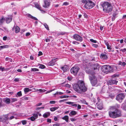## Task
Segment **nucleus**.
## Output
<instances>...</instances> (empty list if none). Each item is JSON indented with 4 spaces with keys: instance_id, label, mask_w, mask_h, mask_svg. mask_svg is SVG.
<instances>
[{
    "instance_id": "obj_25",
    "label": "nucleus",
    "mask_w": 126,
    "mask_h": 126,
    "mask_svg": "<svg viewBox=\"0 0 126 126\" xmlns=\"http://www.w3.org/2000/svg\"><path fill=\"white\" fill-rule=\"evenodd\" d=\"M97 108L99 110H101L103 108V107L101 104H99L97 106Z\"/></svg>"
},
{
    "instance_id": "obj_32",
    "label": "nucleus",
    "mask_w": 126,
    "mask_h": 126,
    "mask_svg": "<svg viewBox=\"0 0 126 126\" xmlns=\"http://www.w3.org/2000/svg\"><path fill=\"white\" fill-rule=\"evenodd\" d=\"M35 6L36 8L39 10H40L41 8L40 5L37 3L35 4Z\"/></svg>"
},
{
    "instance_id": "obj_31",
    "label": "nucleus",
    "mask_w": 126,
    "mask_h": 126,
    "mask_svg": "<svg viewBox=\"0 0 126 126\" xmlns=\"http://www.w3.org/2000/svg\"><path fill=\"white\" fill-rule=\"evenodd\" d=\"M29 119H30L32 121H34L36 119L34 116H32L28 118Z\"/></svg>"
},
{
    "instance_id": "obj_61",
    "label": "nucleus",
    "mask_w": 126,
    "mask_h": 126,
    "mask_svg": "<svg viewBox=\"0 0 126 126\" xmlns=\"http://www.w3.org/2000/svg\"><path fill=\"white\" fill-rule=\"evenodd\" d=\"M39 53L38 54V55L39 56H40L41 55H43V53L42 52L40 51L39 52Z\"/></svg>"
},
{
    "instance_id": "obj_56",
    "label": "nucleus",
    "mask_w": 126,
    "mask_h": 126,
    "mask_svg": "<svg viewBox=\"0 0 126 126\" xmlns=\"http://www.w3.org/2000/svg\"><path fill=\"white\" fill-rule=\"evenodd\" d=\"M107 48L109 50H111V47L109 45V44L107 46Z\"/></svg>"
},
{
    "instance_id": "obj_47",
    "label": "nucleus",
    "mask_w": 126,
    "mask_h": 126,
    "mask_svg": "<svg viewBox=\"0 0 126 126\" xmlns=\"http://www.w3.org/2000/svg\"><path fill=\"white\" fill-rule=\"evenodd\" d=\"M69 3L68 2H63V5L67 6L69 5Z\"/></svg>"
},
{
    "instance_id": "obj_53",
    "label": "nucleus",
    "mask_w": 126,
    "mask_h": 126,
    "mask_svg": "<svg viewBox=\"0 0 126 126\" xmlns=\"http://www.w3.org/2000/svg\"><path fill=\"white\" fill-rule=\"evenodd\" d=\"M43 116L45 118H47L48 117V115L46 113H45L43 115Z\"/></svg>"
},
{
    "instance_id": "obj_16",
    "label": "nucleus",
    "mask_w": 126,
    "mask_h": 126,
    "mask_svg": "<svg viewBox=\"0 0 126 126\" xmlns=\"http://www.w3.org/2000/svg\"><path fill=\"white\" fill-rule=\"evenodd\" d=\"M118 13L116 12H115L113 13L112 16L111 18V19L112 21H113L115 20L116 17V16L118 15Z\"/></svg>"
},
{
    "instance_id": "obj_11",
    "label": "nucleus",
    "mask_w": 126,
    "mask_h": 126,
    "mask_svg": "<svg viewBox=\"0 0 126 126\" xmlns=\"http://www.w3.org/2000/svg\"><path fill=\"white\" fill-rule=\"evenodd\" d=\"M73 37L74 39L80 42H81L83 40L82 37L77 34H75L73 35Z\"/></svg>"
},
{
    "instance_id": "obj_42",
    "label": "nucleus",
    "mask_w": 126,
    "mask_h": 126,
    "mask_svg": "<svg viewBox=\"0 0 126 126\" xmlns=\"http://www.w3.org/2000/svg\"><path fill=\"white\" fill-rule=\"evenodd\" d=\"M44 25L46 29L48 30H49V28L48 25L46 23L44 24Z\"/></svg>"
},
{
    "instance_id": "obj_3",
    "label": "nucleus",
    "mask_w": 126,
    "mask_h": 126,
    "mask_svg": "<svg viewBox=\"0 0 126 126\" xmlns=\"http://www.w3.org/2000/svg\"><path fill=\"white\" fill-rule=\"evenodd\" d=\"M86 72L90 74L89 75V79L93 86H95L97 83V79L94 75L95 73L91 70L86 69Z\"/></svg>"
},
{
    "instance_id": "obj_8",
    "label": "nucleus",
    "mask_w": 126,
    "mask_h": 126,
    "mask_svg": "<svg viewBox=\"0 0 126 126\" xmlns=\"http://www.w3.org/2000/svg\"><path fill=\"white\" fill-rule=\"evenodd\" d=\"M116 79L112 78L110 80H108L107 82L108 85H117L118 81Z\"/></svg>"
},
{
    "instance_id": "obj_34",
    "label": "nucleus",
    "mask_w": 126,
    "mask_h": 126,
    "mask_svg": "<svg viewBox=\"0 0 126 126\" xmlns=\"http://www.w3.org/2000/svg\"><path fill=\"white\" fill-rule=\"evenodd\" d=\"M55 64V63L52 61H50L48 63V65L49 66H53Z\"/></svg>"
},
{
    "instance_id": "obj_46",
    "label": "nucleus",
    "mask_w": 126,
    "mask_h": 126,
    "mask_svg": "<svg viewBox=\"0 0 126 126\" xmlns=\"http://www.w3.org/2000/svg\"><path fill=\"white\" fill-rule=\"evenodd\" d=\"M2 47V49L5 48H8L9 47V46L8 45H4L3 46H1Z\"/></svg>"
},
{
    "instance_id": "obj_13",
    "label": "nucleus",
    "mask_w": 126,
    "mask_h": 126,
    "mask_svg": "<svg viewBox=\"0 0 126 126\" xmlns=\"http://www.w3.org/2000/svg\"><path fill=\"white\" fill-rule=\"evenodd\" d=\"M44 5H43V7L45 8L48 7L51 3L49 0H45L44 1Z\"/></svg>"
},
{
    "instance_id": "obj_45",
    "label": "nucleus",
    "mask_w": 126,
    "mask_h": 126,
    "mask_svg": "<svg viewBox=\"0 0 126 126\" xmlns=\"http://www.w3.org/2000/svg\"><path fill=\"white\" fill-rule=\"evenodd\" d=\"M119 64L120 65H123V66H125L126 64V63L125 62H121Z\"/></svg>"
},
{
    "instance_id": "obj_59",
    "label": "nucleus",
    "mask_w": 126,
    "mask_h": 126,
    "mask_svg": "<svg viewBox=\"0 0 126 126\" xmlns=\"http://www.w3.org/2000/svg\"><path fill=\"white\" fill-rule=\"evenodd\" d=\"M88 0H82V2L83 3L86 4Z\"/></svg>"
},
{
    "instance_id": "obj_30",
    "label": "nucleus",
    "mask_w": 126,
    "mask_h": 126,
    "mask_svg": "<svg viewBox=\"0 0 126 126\" xmlns=\"http://www.w3.org/2000/svg\"><path fill=\"white\" fill-rule=\"evenodd\" d=\"M115 96V95L113 94H109V97L112 99L114 98Z\"/></svg>"
},
{
    "instance_id": "obj_15",
    "label": "nucleus",
    "mask_w": 126,
    "mask_h": 126,
    "mask_svg": "<svg viewBox=\"0 0 126 126\" xmlns=\"http://www.w3.org/2000/svg\"><path fill=\"white\" fill-rule=\"evenodd\" d=\"M12 19V17L11 16L6 17V21L7 23H9Z\"/></svg>"
},
{
    "instance_id": "obj_57",
    "label": "nucleus",
    "mask_w": 126,
    "mask_h": 126,
    "mask_svg": "<svg viewBox=\"0 0 126 126\" xmlns=\"http://www.w3.org/2000/svg\"><path fill=\"white\" fill-rule=\"evenodd\" d=\"M77 105V110H79L81 108V105L79 104H78Z\"/></svg>"
},
{
    "instance_id": "obj_54",
    "label": "nucleus",
    "mask_w": 126,
    "mask_h": 126,
    "mask_svg": "<svg viewBox=\"0 0 126 126\" xmlns=\"http://www.w3.org/2000/svg\"><path fill=\"white\" fill-rule=\"evenodd\" d=\"M50 40V39L49 38H48L47 37L46 38L45 41H46V42H49Z\"/></svg>"
},
{
    "instance_id": "obj_43",
    "label": "nucleus",
    "mask_w": 126,
    "mask_h": 126,
    "mask_svg": "<svg viewBox=\"0 0 126 126\" xmlns=\"http://www.w3.org/2000/svg\"><path fill=\"white\" fill-rule=\"evenodd\" d=\"M37 91H40V92H45L46 90L45 89H39V90H37Z\"/></svg>"
},
{
    "instance_id": "obj_12",
    "label": "nucleus",
    "mask_w": 126,
    "mask_h": 126,
    "mask_svg": "<svg viewBox=\"0 0 126 126\" xmlns=\"http://www.w3.org/2000/svg\"><path fill=\"white\" fill-rule=\"evenodd\" d=\"M8 116L7 115H5L2 116L0 117V121L3 123L5 122L8 119L7 118Z\"/></svg>"
},
{
    "instance_id": "obj_1",
    "label": "nucleus",
    "mask_w": 126,
    "mask_h": 126,
    "mask_svg": "<svg viewBox=\"0 0 126 126\" xmlns=\"http://www.w3.org/2000/svg\"><path fill=\"white\" fill-rule=\"evenodd\" d=\"M73 88L74 90L79 93L85 92L87 91V88L85 86L84 81L79 80L77 84H74Z\"/></svg>"
},
{
    "instance_id": "obj_19",
    "label": "nucleus",
    "mask_w": 126,
    "mask_h": 126,
    "mask_svg": "<svg viewBox=\"0 0 126 126\" xmlns=\"http://www.w3.org/2000/svg\"><path fill=\"white\" fill-rule=\"evenodd\" d=\"M27 16L28 17H29L31 18L32 19L35 20H38L37 19L36 17L33 16L31 15L30 14H28Z\"/></svg>"
},
{
    "instance_id": "obj_62",
    "label": "nucleus",
    "mask_w": 126,
    "mask_h": 126,
    "mask_svg": "<svg viewBox=\"0 0 126 126\" xmlns=\"http://www.w3.org/2000/svg\"><path fill=\"white\" fill-rule=\"evenodd\" d=\"M60 124L59 123L55 124L53 125V126H60Z\"/></svg>"
},
{
    "instance_id": "obj_41",
    "label": "nucleus",
    "mask_w": 126,
    "mask_h": 126,
    "mask_svg": "<svg viewBox=\"0 0 126 126\" xmlns=\"http://www.w3.org/2000/svg\"><path fill=\"white\" fill-rule=\"evenodd\" d=\"M58 59V58H55L54 59H52L51 61H52V62H53V63H55V62H56L57 61V59Z\"/></svg>"
},
{
    "instance_id": "obj_33",
    "label": "nucleus",
    "mask_w": 126,
    "mask_h": 126,
    "mask_svg": "<svg viewBox=\"0 0 126 126\" xmlns=\"http://www.w3.org/2000/svg\"><path fill=\"white\" fill-rule=\"evenodd\" d=\"M119 76V74L116 73L113 75L112 76L113 78H117Z\"/></svg>"
},
{
    "instance_id": "obj_55",
    "label": "nucleus",
    "mask_w": 126,
    "mask_h": 126,
    "mask_svg": "<svg viewBox=\"0 0 126 126\" xmlns=\"http://www.w3.org/2000/svg\"><path fill=\"white\" fill-rule=\"evenodd\" d=\"M56 102L55 101H51L49 102V103L51 104H54Z\"/></svg>"
},
{
    "instance_id": "obj_50",
    "label": "nucleus",
    "mask_w": 126,
    "mask_h": 126,
    "mask_svg": "<svg viewBox=\"0 0 126 126\" xmlns=\"http://www.w3.org/2000/svg\"><path fill=\"white\" fill-rule=\"evenodd\" d=\"M65 87H67V88H70V87L71 86V85L68 84V83H67L65 85Z\"/></svg>"
},
{
    "instance_id": "obj_35",
    "label": "nucleus",
    "mask_w": 126,
    "mask_h": 126,
    "mask_svg": "<svg viewBox=\"0 0 126 126\" xmlns=\"http://www.w3.org/2000/svg\"><path fill=\"white\" fill-rule=\"evenodd\" d=\"M30 89L27 88H26L24 89V91L25 92L27 93L30 91Z\"/></svg>"
},
{
    "instance_id": "obj_4",
    "label": "nucleus",
    "mask_w": 126,
    "mask_h": 126,
    "mask_svg": "<svg viewBox=\"0 0 126 126\" xmlns=\"http://www.w3.org/2000/svg\"><path fill=\"white\" fill-rule=\"evenodd\" d=\"M109 116L115 118L120 117L121 116V111L118 109H116L114 111L111 110L108 113Z\"/></svg>"
},
{
    "instance_id": "obj_51",
    "label": "nucleus",
    "mask_w": 126,
    "mask_h": 126,
    "mask_svg": "<svg viewBox=\"0 0 126 126\" xmlns=\"http://www.w3.org/2000/svg\"><path fill=\"white\" fill-rule=\"evenodd\" d=\"M92 46L95 48H97L98 46V45H96L94 44H92Z\"/></svg>"
},
{
    "instance_id": "obj_37",
    "label": "nucleus",
    "mask_w": 126,
    "mask_h": 126,
    "mask_svg": "<svg viewBox=\"0 0 126 126\" xmlns=\"http://www.w3.org/2000/svg\"><path fill=\"white\" fill-rule=\"evenodd\" d=\"M21 122L22 124L23 125H24L26 124L27 123V121L26 120L22 121Z\"/></svg>"
},
{
    "instance_id": "obj_63",
    "label": "nucleus",
    "mask_w": 126,
    "mask_h": 126,
    "mask_svg": "<svg viewBox=\"0 0 126 126\" xmlns=\"http://www.w3.org/2000/svg\"><path fill=\"white\" fill-rule=\"evenodd\" d=\"M51 119H49V118H48L47 119V122H49V123H51Z\"/></svg>"
},
{
    "instance_id": "obj_64",
    "label": "nucleus",
    "mask_w": 126,
    "mask_h": 126,
    "mask_svg": "<svg viewBox=\"0 0 126 126\" xmlns=\"http://www.w3.org/2000/svg\"><path fill=\"white\" fill-rule=\"evenodd\" d=\"M23 99L24 100H28V97H23Z\"/></svg>"
},
{
    "instance_id": "obj_23",
    "label": "nucleus",
    "mask_w": 126,
    "mask_h": 126,
    "mask_svg": "<svg viewBox=\"0 0 126 126\" xmlns=\"http://www.w3.org/2000/svg\"><path fill=\"white\" fill-rule=\"evenodd\" d=\"M62 119L65 120L66 122L68 121L69 117L68 116L65 115L62 118Z\"/></svg>"
},
{
    "instance_id": "obj_29",
    "label": "nucleus",
    "mask_w": 126,
    "mask_h": 126,
    "mask_svg": "<svg viewBox=\"0 0 126 126\" xmlns=\"http://www.w3.org/2000/svg\"><path fill=\"white\" fill-rule=\"evenodd\" d=\"M121 108L124 110L126 111V105L123 104L121 107Z\"/></svg>"
},
{
    "instance_id": "obj_36",
    "label": "nucleus",
    "mask_w": 126,
    "mask_h": 126,
    "mask_svg": "<svg viewBox=\"0 0 126 126\" xmlns=\"http://www.w3.org/2000/svg\"><path fill=\"white\" fill-rule=\"evenodd\" d=\"M17 95L18 96L20 97L22 95V94L21 91H19L17 93Z\"/></svg>"
},
{
    "instance_id": "obj_10",
    "label": "nucleus",
    "mask_w": 126,
    "mask_h": 126,
    "mask_svg": "<svg viewBox=\"0 0 126 126\" xmlns=\"http://www.w3.org/2000/svg\"><path fill=\"white\" fill-rule=\"evenodd\" d=\"M79 69V67H74L71 69L70 70L71 72L74 75H76Z\"/></svg>"
},
{
    "instance_id": "obj_22",
    "label": "nucleus",
    "mask_w": 126,
    "mask_h": 126,
    "mask_svg": "<svg viewBox=\"0 0 126 126\" xmlns=\"http://www.w3.org/2000/svg\"><path fill=\"white\" fill-rule=\"evenodd\" d=\"M59 108V106H57L56 107H52L50 108V110L51 111H53L58 109Z\"/></svg>"
},
{
    "instance_id": "obj_27",
    "label": "nucleus",
    "mask_w": 126,
    "mask_h": 126,
    "mask_svg": "<svg viewBox=\"0 0 126 126\" xmlns=\"http://www.w3.org/2000/svg\"><path fill=\"white\" fill-rule=\"evenodd\" d=\"M11 102L13 103L17 101V100L16 98H11Z\"/></svg>"
},
{
    "instance_id": "obj_60",
    "label": "nucleus",
    "mask_w": 126,
    "mask_h": 126,
    "mask_svg": "<svg viewBox=\"0 0 126 126\" xmlns=\"http://www.w3.org/2000/svg\"><path fill=\"white\" fill-rule=\"evenodd\" d=\"M83 14L85 18H87L88 17V16L85 13H84Z\"/></svg>"
},
{
    "instance_id": "obj_2",
    "label": "nucleus",
    "mask_w": 126,
    "mask_h": 126,
    "mask_svg": "<svg viewBox=\"0 0 126 126\" xmlns=\"http://www.w3.org/2000/svg\"><path fill=\"white\" fill-rule=\"evenodd\" d=\"M117 67L115 65L111 66L109 65H104L101 67L102 72L106 74L113 72L114 71L117 70Z\"/></svg>"
},
{
    "instance_id": "obj_7",
    "label": "nucleus",
    "mask_w": 126,
    "mask_h": 126,
    "mask_svg": "<svg viewBox=\"0 0 126 126\" xmlns=\"http://www.w3.org/2000/svg\"><path fill=\"white\" fill-rule=\"evenodd\" d=\"M125 97V95L124 93H122L117 94L116 97V100L121 102Z\"/></svg>"
},
{
    "instance_id": "obj_48",
    "label": "nucleus",
    "mask_w": 126,
    "mask_h": 126,
    "mask_svg": "<svg viewBox=\"0 0 126 126\" xmlns=\"http://www.w3.org/2000/svg\"><path fill=\"white\" fill-rule=\"evenodd\" d=\"M120 51H122V52L124 53L126 51V48H124L123 49H121Z\"/></svg>"
},
{
    "instance_id": "obj_39",
    "label": "nucleus",
    "mask_w": 126,
    "mask_h": 126,
    "mask_svg": "<svg viewBox=\"0 0 126 126\" xmlns=\"http://www.w3.org/2000/svg\"><path fill=\"white\" fill-rule=\"evenodd\" d=\"M44 107H37L36 108L35 110H39L41 109H44Z\"/></svg>"
},
{
    "instance_id": "obj_28",
    "label": "nucleus",
    "mask_w": 126,
    "mask_h": 126,
    "mask_svg": "<svg viewBox=\"0 0 126 126\" xmlns=\"http://www.w3.org/2000/svg\"><path fill=\"white\" fill-rule=\"evenodd\" d=\"M8 70V69L7 68L5 69V68L4 67H2V66H1L0 67V70H1L2 72L3 71H6Z\"/></svg>"
},
{
    "instance_id": "obj_24",
    "label": "nucleus",
    "mask_w": 126,
    "mask_h": 126,
    "mask_svg": "<svg viewBox=\"0 0 126 126\" xmlns=\"http://www.w3.org/2000/svg\"><path fill=\"white\" fill-rule=\"evenodd\" d=\"M5 102L7 104H9L11 102V99L9 98H7L6 99Z\"/></svg>"
},
{
    "instance_id": "obj_58",
    "label": "nucleus",
    "mask_w": 126,
    "mask_h": 126,
    "mask_svg": "<svg viewBox=\"0 0 126 126\" xmlns=\"http://www.w3.org/2000/svg\"><path fill=\"white\" fill-rule=\"evenodd\" d=\"M42 104V103H38L36 105V107H38V106H40Z\"/></svg>"
},
{
    "instance_id": "obj_40",
    "label": "nucleus",
    "mask_w": 126,
    "mask_h": 126,
    "mask_svg": "<svg viewBox=\"0 0 126 126\" xmlns=\"http://www.w3.org/2000/svg\"><path fill=\"white\" fill-rule=\"evenodd\" d=\"M90 41L92 42L96 43L97 42V41L96 40H94L93 39H91L90 40Z\"/></svg>"
},
{
    "instance_id": "obj_26",
    "label": "nucleus",
    "mask_w": 126,
    "mask_h": 126,
    "mask_svg": "<svg viewBox=\"0 0 126 126\" xmlns=\"http://www.w3.org/2000/svg\"><path fill=\"white\" fill-rule=\"evenodd\" d=\"M40 66L39 67V68L41 69H44L45 68V66L43 64H39Z\"/></svg>"
},
{
    "instance_id": "obj_21",
    "label": "nucleus",
    "mask_w": 126,
    "mask_h": 126,
    "mask_svg": "<svg viewBox=\"0 0 126 126\" xmlns=\"http://www.w3.org/2000/svg\"><path fill=\"white\" fill-rule=\"evenodd\" d=\"M39 113L38 111H36L35 113H33L32 115L33 116H34L35 118H37L38 116V114Z\"/></svg>"
},
{
    "instance_id": "obj_9",
    "label": "nucleus",
    "mask_w": 126,
    "mask_h": 126,
    "mask_svg": "<svg viewBox=\"0 0 126 126\" xmlns=\"http://www.w3.org/2000/svg\"><path fill=\"white\" fill-rule=\"evenodd\" d=\"M99 65L97 63H94L91 65V69L92 71H99Z\"/></svg>"
},
{
    "instance_id": "obj_5",
    "label": "nucleus",
    "mask_w": 126,
    "mask_h": 126,
    "mask_svg": "<svg viewBox=\"0 0 126 126\" xmlns=\"http://www.w3.org/2000/svg\"><path fill=\"white\" fill-rule=\"evenodd\" d=\"M101 6L103 8V11L106 13H109L111 12L112 10V7L111 5L109 2H104L101 4Z\"/></svg>"
},
{
    "instance_id": "obj_17",
    "label": "nucleus",
    "mask_w": 126,
    "mask_h": 126,
    "mask_svg": "<svg viewBox=\"0 0 126 126\" xmlns=\"http://www.w3.org/2000/svg\"><path fill=\"white\" fill-rule=\"evenodd\" d=\"M100 57L101 58L103 59L107 60L108 58V57L107 55L105 54L102 53L100 56Z\"/></svg>"
},
{
    "instance_id": "obj_6",
    "label": "nucleus",
    "mask_w": 126,
    "mask_h": 126,
    "mask_svg": "<svg viewBox=\"0 0 126 126\" xmlns=\"http://www.w3.org/2000/svg\"><path fill=\"white\" fill-rule=\"evenodd\" d=\"M94 3L91 0H88L87 3L85 4L84 7L87 9H90L94 6Z\"/></svg>"
},
{
    "instance_id": "obj_49",
    "label": "nucleus",
    "mask_w": 126,
    "mask_h": 126,
    "mask_svg": "<svg viewBox=\"0 0 126 126\" xmlns=\"http://www.w3.org/2000/svg\"><path fill=\"white\" fill-rule=\"evenodd\" d=\"M72 43L74 44L78 45L79 44V43L76 41H73L72 42Z\"/></svg>"
},
{
    "instance_id": "obj_52",
    "label": "nucleus",
    "mask_w": 126,
    "mask_h": 126,
    "mask_svg": "<svg viewBox=\"0 0 126 126\" xmlns=\"http://www.w3.org/2000/svg\"><path fill=\"white\" fill-rule=\"evenodd\" d=\"M70 120L72 122L75 121L77 120V119H75V118H71Z\"/></svg>"
},
{
    "instance_id": "obj_18",
    "label": "nucleus",
    "mask_w": 126,
    "mask_h": 126,
    "mask_svg": "<svg viewBox=\"0 0 126 126\" xmlns=\"http://www.w3.org/2000/svg\"><path fill=\"white\" fill-rule=\"evenodd\" d=\"M77 114V112L75 111L72 110L70 112L69 114L70 116H72L73 115H75Z\"/></svg>"
},
{
    "instance_id": "obj_38",
    "label": "nucleus",
    "mask_w": 126,
    "mask_h": 126,
    "mask_svg": "<svg viewBox=\"0 0 126 126\" xmlns=\"http://www.w3.org/2000/svg\"><path fill=\"white\" fill-rule=\"evenodd\" d=\"M31 71H33L35 72L36 71H38L39 69H38L36 68H32Z\"/></svg>"
},
{
    "instance_id": "obj_20",
    "label": "nucleus",
    "mask_w": 126,
    "mask_h": 126,
    "mask_svg": "<svg viewBox=\"0 0 126 126\" xmlns=\"http://www.w3.org/2000/svg\"><path fill=\"white\" fill-rule=\"evenodd\" d=\"M15 32L16 33H18L20 31V28L18 26H16L15 28Z\"/></svg>"
},
{
    "instance_id": "obj_14",
    "label": "nucleus",
    "mask_w": 126,
    "mask_h": 126,
    "mask_svg": "<svg viewBox=\"0 0 126 126\" xmlns=\"http://www.w3.org/2000/svg\"><path fill=\"white\" fill-rule=\"evenodd\" d=\"M61 69L64 72H66L69 70V67L67 65H65L61 67Z\"/></svg>"
},
{
    "instance_id": "obj_44",
    "label": "nucleus",
    "mask_w": 126,
    "mask_h": 126,
    "mask_svg": "<svg viewBox=\"0 0 126 126\" xmlns=\"http://www.w3.org/2000/svg\"><path fill=\"white\" fill-rule=\"evenodd\" d=\"M5 20L4 18L2 17L0 19V23H2L3 22V21Z\"/></svg>"
}]
</instances>
